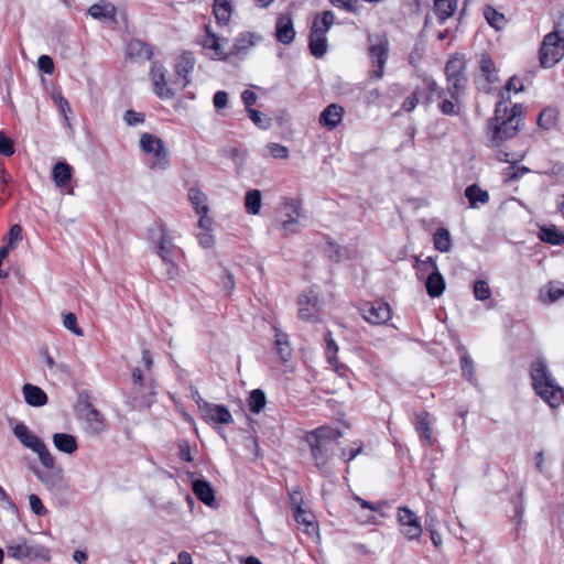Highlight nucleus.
I'll return each mask as SVG.
<instances>
[{"instance_id":"1","label":"nucleus","mask_w":564,"mask_h":564,"mask_svg":"<svg viewBox=\"0 0 564 564\" xmlns=\"http://www.w3.org/2000/svg\"><path fill=\"white\" fill-rule=\"evenodd\" d=\"M341 435L340 430L328 425L319 426L307 432L305 435V441L311 449L312 459L316 468L324 475L333 474L330 460L335 445Z\"/></svg>"},{"instance_id":"2","label":"nucleus","mask_w":564,"mask_h":564,"mask_svg":"<svg viewBox=\"0 0 564 564\" xmlns=\"http://www.w3.org/2000/svg\"><path fill=\"white\" fill-rule=\"evenodd\" d=\"M531 379L536 394L551 408H556L561 404L564 391L556 383L544 360L536 359L531 364Z\"/></svg>"},{"instance_id":"3","label":"nucleus","mask_w":564,"mask_h":564,"mask_svg":"<svg viewBox=\"0 0 564 564\" xmlns=\"http://www.w3.org/2000/svg\"><path fill=\"white\" fill-rule=\"evenodd\" d=\"M520 130L517 123H512L506 117L505 94L500 95V100L496 104L495 116L487 123V140L492 148H498L506 141L514 138Z\"/></svg>"},{"instance_id":"4","label":"nucleus","mask_w":564,"mask_h":564,"mask_svg":"<svg viewBox=\"0 0 564 564\" xmlns=\"http://www.w3.org/2000/svg\"><path fill=\"white\" fill-rule=\"evenodd\" d=\"M74 410L76 416L86 422L87 433L98 435L105 431L104 415L91 404L88 391L79 392Z\"/></svg>"},{"instance_id":"5","label":"nucleus","mask_w":564,"mask_h":564,"mask_svg":"<svg viewBox=\"0 0 564 564\" xmlns=\"http://www.w3.org/2000/svg\"><path fill=\"white\" fill-rule=\"evenodd\" d=\"M140 148L143 152L155 156L156 162L151 165V169L164 171L170 167V153L161 138L143 133L140 138Z\"/></svg>"},{"instance_id":"6","label":"nucleus","mask_w":564,"mask_h":564,"mask_svg":"<svg viewBox=\"0 0 564 564\" xmlns=\"http://www.w3.org/2000/svg\"><path fill=\"white\" fill-rule=\"evenodd\" d=\"M564 56V39L557 32H551L543 39L539 58L544 68H549L558 63Z\"/></svg>"},{"instance_id":"7","label":"nucleus","mask_w":564,"mask_h":564,"mask_svg":"<svg viewBox=\"0 0 564 564\" xmlns=\"http://www.w3.org/2000/svg\"><path fill=\"white\" fill-rule=\"evenodd\" d=\"M361 316L369 324L382 325L391 319V307L383 301L365 302L359 306Z\"/></svg>"},{"instance_id":"8","label":"nucleus","mask_w":564,"mask_h":564,"mask_svg":"<svg viewBox=\"0 0 564 564\" xmlns=\"http://www.w3.org/2000/svg\"><path fill=\"white\" fill-rule=\"evenodd\" d=\"M8 555L20 561H33L35 558L50 561L51 557L48 549L40 545H29L24 540L19 543L8 545Z\"/></svg>"},{"instance_id":"9","label":"nucleus","mask_w":564,"mask_h":564,"mask_svg":"<svg viewBox=\"0 0 564 564\" xmlns=\"http://www.w3.org/2000/svg\"><path fill=\"white\" fill-rule=\"evenodd\" d=\"M299 316L303 321L317 322L319 317V301L317 294L310 290L299 296Z\"/></svg>"},{"instance_id":"10","label":"nucleus","mask_w":564,"mask_h":564,"mask_svg":"<svg viewBox=\"0 0 564 564\" xmlns=\"http://www.w3.org/2000/svg\"><path fill=\"white\" fill-rule=\"evenodd\" d=\"M398 521L403 528L402 533L409 540L419 539L422 534V527L419 517L409 508L400 507L398 509Z\"/></svg>"},{"instance_id":"11","label":"nucleus","mask_w":564,"mask_h":564,"mask_svg":"<svg viewBox=\"0 0 564 564\" xmlns=\"http://www.w3.org/2000/svg\"><path fill=\"white\" fill-rule=\"evenodd\" d=\"M166 68L159 62H153L150 69V78L154 86V93L161 99H172L175 94L167 87L165 79Z\"/></svg>"},{"instance_id":"12","label":"nucleus","mask_w":564,"mask_h":564,"mask_svg":"<svg viewBox=\"0 0 564 564\" xmlns=\"http://www.w3.org/2000/svg\"><path fill=\"white\" fill-rule=\"evenodd\" d=\"M388 52L389 43L386 39L380 43L373 44L369 47V56L373 65L377 66V68L371 73V77L379 79L383 76L384 65L388 59Z\"/></svg>"},{"instance_id":"13","label":"nucleus","mask_w":564,"mask_h":564,"mask_svg":"<svg viewBox=\"0 0 564 564\" xmlns=\"http://www.w3.org/2000/svg\"><path fill=\"white\" fill-rule=\"evenodd\" d=\"M202 415L209 423L229 424L232 422L230 411L223 404L203 403Z\"/></svg>"},{"instance_id":"14","label":"nucleus","mask_w":564,"mask_h":564,"mask_svg":"<svg viewBox=\"0 0 564 564\" xmlns=\"http://www.w3.org/2000/svg\"><path fill=\"white\" fill-rule=\"evenodd\" d=\"M88 14L98 21H110L112 25L118 24L117 8L107 0H100L88 9Z\"/></svg>"},{"instance_id":"15","label":"nucleus","mask_w":564,"mask_h":564,"mask_svg":"<svg viewBox=\"0 0 564 564\" xmlns=\"http://www.w3.org/2000/svg\"><path fill=\"white\" fill-rule=\"evenodd\" d=\"M344 115L345 109L343 106L338 104H330L321 112L318 123L323 128L332 131L340 124Z\"/></svg>"},{"instance_id":"16","label":"nucleus","mask_w":564,"mask_h":564,"mask_svg":"<svg viewBox=\"0 0 564 564\" xmlns=\"http://www.w3.org/2000/svg\"><path fill=\"white\" fill-rule=\"evenodd\" d=\"M133 399L138 403L139 406H150L152 402V398L156 394V381L148 377L143 384L140 387H135L132 390Z\"/></svg>"},{"instance_id":"17","label":"nucleus","mask_w":564,"mask_h":564,"mask_svg":"<svg viewBox=\"0 0 564 564\" xmlns=\"http://www.w3.org/2000/svg\"><path fill=\"white\" fill-rule=\"evenodd\" d=\"M260 40L261 36L253 32H242L235 39L229 54L243 56L248 53L249 48L254 46Z\"/></svg>"},{"instance_id":"18","label":"nucleus","mask_w":564,"mask_h":564,"mask_svg":"<svg viewBox=\"0 0 564 564\" xmlns=\"http://www.w3.org/2000/svg\"><path fill=\"white\" fill-rule=\"evenodd\" d=\"M275 36L282 44H291L294 41L295 30L290 14L278 17Z\"/></svg>"},{"instance_id":"19","label":"nucleus","mask_w":564,"mask_h":564,"mask_svg":"<svg viewBox=\"0 0 564 564\" xmlns=\"http://www.w3.org/2000/svg\"><path fill=\"white\" fill-rule=\"evenodd\" d=\"M285 206H288L291 212L295 215L288 214L286 219L282 220L280 224V228L283 232V235H292L296 234L301 230V225L297 220V216H300L301 206L299 202H295L293 199H289L285 202Z\"/></svg>"},{"instance_id":"20","label":"nucleus","mask_w":564,"mask_h":564,"mask_svg":"<svg viewBox=\"0 0 564 564\" xmlns=\"http://www.w3.org/2000/svg\"><path fill=\"white\" fill-rule=\"evenodd\" d=\"M195 67V57L192 52L185 51L176 61H175V73L178 77L184 79L183 87H186L189 84L188 75L194 70Z\"/></svg>"},{"instance_id":"21","label":"nucleus","mask_w":564,"mask_h":564,"mask_svg":"<svg viewBox=\"0 0 564 564\" xmlns=\"http://www.w3.org/2000/svg\"><path fill=\"white\" fill-rule=\"evenodd\" d=\"M293 517L300 525L304 527V530L308 535L313 536L318 533V523L311 511L304 509L302 506H296Z\"/></svg>"},{"instance_id":"22","label":"nucleus","mask_w":564,"mask_h":564,"mask_svg":"<svg viewBox=\"0 0 564 564\" xmlns=\"http://www.w3.org/2000/svg\"><path fill=\"white\" fill-rule=\"evenodd\" d=\"M206 35L202 42L204 48L212 50L216 58L227 61L231 54L226 52L223 47L221 39L213 33L208 25H206ZM223 41H226L223 39Z\"/></svg>"},{"instance_id":"23","label":"nucleus","mask_w":564,"mask_h":564,"mask_svg":"<svg viewBox=\"0 0 564 564\" xmlns=\"http://www.w3.org/2000/svg\"><path fill=\"white\" fill-rule=\"evenodd\" d=\"M13 433L23 446L31 451H36L44 442L29 430L24 423H19L14 426Z\"/></svg>"},{"instance_id":"24","label":"nucleus","mask_w":564,"mask_h":564,"mask_svg":"<svg viewBox=\"0 0 564 564\" xmlns=\"http://www.w3.org/2000/svg\"><path fill=\"white\" fill-rule=\"evenodd\" d=\"M272 349L282 362H288L291 359L292 348L286 333L274 328V343Z\"/></svg>"},{"instance_id":"25","label":"nucleus","mask_w":564,"mask_h":564,"mask_svg":"<svg viewBox=\"0 0 564 564\" xmlns=\"http://www.w3.org/2000/svg\"><path fill=\"white\" fill-rule=\"evenodd\" d=\"M192 490L197 497L206 506H213L215 503V491L212 485L205 479H195L192 481Z\"/></svg>"},{"instance_id":"26","label":"nucleus","mask_w":564,"mask_h":564,"mask_svg":"<svg viewBox=\"0 0 564 564\" xmlns=\"http://www.w3.org/2000/svg\"><path fill=\"white\" fill-rule=\"evenodd\" d=\"M126 54L129 58H139V59H151L153 55L152 47L145 43L144 41H141L139 39H133L128 42Z\"/></svg>"},{"instance_id":"27","label":"nucleus","mask_w":564,"mask_h":564,"mask_svg":"<svg viewBox=\"0 0 564 564\" xmlns=\"http://www.w3.org/2000/svg\"><path fill=\"white\" fill-rule=\"evenodd\" d=\"M35 474L48 490L59 491L64 488V477L61 467L54 468L48 473L35 471Z\"/></svg>"},{"instance_id":"28","label":"nucleus","mask_w":564,"mask_h":564,"mask_svg":"<svg viewBox=\"0 0 564 564\" xmlns=\"http://www.w3.org/2000/svg\"><path fill=\"white\" fill-rule=\"evenodd\" d=\"M55 448L64 454L72 455L78 449L77 440L68 433H54L52 436Z\"/></svg>"},{"instance_id":"29","label":"nucleus","mask_w":564,"mask_h":564,"mask_svg":"<svg viewBox=\"0 0 564 564\" xmlns=\"http://www.w3.org/2000/svg\"><path fill=\"white\" fill-rule=\"evenodd\" d=\"M22 391L25 402L31 406H43L48 401L47 394L41 388L31 383H25Z\"/></svg>"},{"instance_id":"30","label":"nucleus","mask_w":564,"mask_h":564,"mask_svg":"<svg viewBox=\"0 0 564 564\" xmlns=\"http://www.w3.org/2000/svg\"><path fill=\"white\" fill-rule=\"evenodd\" d=\"M465 196L468 199L469 207L479 208L489 202V193L480 188L477 184H471L465 189Z\"/></svg>"},{"instance_id":"31","label":"nucleus","mask_w":564,"mask_h":564,"mask_svg":"<svg viewBox=\"0 0 564 564\" xmlns=\"http://www.w3.org/2000/svg\"><path fill=\"white\" fill-rule=\"evenodd\" d=\"M426 292L431 297H438L445 290V280L440 270L432 271L425 279Z\"/></svg>"},{"instance_id":"32","label":"nucleus","mask_w":564,"mask_h":564,"mask_svg":"<svg viewBox=\"0 0 564 564\" xmlns=\"http://www.w3.org/2000/svg\"><path fill=\"white\" fill-rule=\"evenodd\" d=\"M73 177V167L67 162H57L52 170V178L57 187L66 186Z\"/></svg>"},{"instance_id":"33","label":"nucleus","mask_w":564,"mask_h":564,"mask_svg":"<svg viewBox=\"0 0 564 564\" xmlns=\"http://www.w3.org/2000/svg\"><path fill=\"white\" fill-rule=\"evenodd\" d=\"M232 6L228 0H214L213 12L218 25H228L232 14Z\"/></svg>"},{"instance_id":"34","label":"nucleus","mask_w":564,"mask_h":564,"mask_svg":"<svg viewBox=\"0 0 564 564\" xmlns=\"http://www.w3.org/2000/svg\"><path fill=\"white\" fill-rule=\"evenodd\" d=\"M317 30H311L308 37V47L313 56L319 58L323 57L327 52V39L323 35V32L317 33Z\"/></svg>"},{"instance_id":"35","label":"nucleus","mask_w":564,"mask_h":564,"mask_svg":"<svg viewBox=\"0 0 564 564\" xmlns=\"http://www.w3.org/2000/svg\"><path fill=\"white\" fill-rule=\"evenodd\" d=\"M415 430L419 434L420 441L424 446H431L433 443L432 440V429L430 426L429 413L423 412L416 415Z\"/></svg>"},{"instance_id":"36","label":"nucleus","mask_w":564,"mask_h":564,"mask_svg":"<svg viewBox=\"0 0 564 564\" xmlns=\"http://www.w3.org/2000/svg\"><path fill=\"white\" fill-rule=\"evenodd\" d=\"M335 21V14L330 10H326L319 14H316L311 30H317L319 32H323V35L326 36L328 30L334 24Z\"/></svg>"},{"instance_id":"37","label":"nucleus","mask_w":564,"mask_h":564,"mask_svg":"<svg viewBox=\"0 0 564 564\" xmlns=\"http://www.w3.org/2000/svg\"><path fill=\"white\" fill-rule=\"evenodd\" d=\"M188 199L197 214H207V196L199 188L192 187L188 191Z\"/></svg>"},{"instance_id":"38","label":"nucleus","mask_w":564,"mask_h":564,"mask_svg":"<svg viewBox=\"0 0 564 564\" xmlns=\"http://www.w3.org/2000/svg\"><path fill=\"white\" fill-rule=\"evenodd\" d=\"M558 111L555 108L543 109L538 117V126L544 130H551L557 126Z\"/></svg>"},{"instance_id":"39","label":"nucleus","mask_w":564,"mask_h":564,"mask_svg":"<svg viewBox=\"0 0 564 564\" xmlns=\"http://www.w3.org/2000/svg\"><path fill=\"white\" fill-rule=\"evenodd\" d=\"M445 74L447 76V80L452 85L451 95L452 97L457 100V93H458V65H457V58L453 56L449 58L445 66Z\"/></svg>"},{"instance_id":"40","label":"nucleus","mask_w":564,"mask_h":564,"mask_svg":"<svg viewBox=\"0 0 564 564\" xmlns=\"http://www.w3.org/2000/svg\"><path fill=\"white\" fill-rule=\"evenodd\" d=\"M484 17L487 20L488 24L496 30H501L506 26L507 20L505 14L497 11L491 6L484 7Z\"/></svg>"},{"instance_id":"41","label":"nucleus","mask_w":564,"mask_h":564,"mask_svg":"<svg viewBox=\"0 0 564 564\" xmlns=\"http://www.w3.org/2000/svg\"><path fill=\"white\" fill-rule=\"evenodd\" d=\"M262 195L259 189H250L245 196V208L248 214L258 215L261 209Z\"/></svg>"},{"instance_id":"42","label":"nucleus","mask_w":564,"mask_h":564,"mask_svg":"<svg viewBox=\"0 0 564 564\" xmlns=\"http://www.w3.org/2000/svg\"><path fill=\"white\" fill-rule=\"evenodd\" d=\"M267 403L265 393L261 389H254L250 392L248 406L252 413H260Z\"/></svg>"},{"instance_id":"43","label":"nucleus","mask_w":564,"mask_h":564,"mask_svg":"<svg viewBox=\"0 0 564 564\" xmlns=\"http://www.w3.org/2000/svg\"><path fill=\"white\" fill-rule=\"evenodd\" d=\"M433 242L435 249H437L441 252H446L452 247V239L449 231L445 228H438L434 236H433Z\"/></svg>"},{"instance_id":"44","label":"nucleus","mask_w":564,"mask_h":564,"mask_svg":"<svg viewBox=\"0 0 564 564\" xmlns=\"http://www.w3.org/2000/svg\"><path fill=\"white\" fill-rule=\"evenodd\" d=\"M540 238L542 241L554 246L564 243V235L555 226L541 228Z\"/></svg>"},{"instance_id":"45","label":"nucleus","mask_w":564,"mask_h":564,"mask_svg":"<svg viewBox=\"0 0 564 564\" xmlns=\"http://www.w3.org/2000/svg\"><path fill=\"white\" fill-rule=\"evenodd\" d=\"M415 268L416 274L419 279H426V276L432 272L436 271L438 268L436 265L435 259L432 257H427L425 260H421L420 258H415Z\"/></svg>"},{"instance_id":"46","label":"nucleus","mask_w":564,"mask_h":564,"mask_svg":"<svg viewBox=\"0 0 564 564\" xmlns=\"http://www.w3.org/2000/svg\"><path fill=\"white\" fill-rule=\"evenodd\" d=\"M510 98L506 99V117L512 123H517L518 127H521V122L524 117L525 107L522 104H514L511 108L508 107L510 104Z\"/></svg>"},{"instance_id":"47","label":"nucleus","mask_w":564,"mask_h":564,"mask_svg":"<svg viewBox=\"0 0 564 564\" xmlns=\"http://www.w3.org/2000/svg\"><path fill=\"white\" fill-rule=\"evenodd\" d=\"M159 231H160V237H159V245H158V249H159L158 253L163 261H170L171 254H172V249L174 246H173L172 241L166 238L165 230L163 229V227L160 226Z\"/></svg>"},{"instance_id":"48","label":"nucleus","mask_w":564,"mask_h":564,"mask_svg":"<svg viewBox=\"0 0 564 564\" xmlns=\"http://www.w3.org/2000/svg\"><path fill=\"white\" fill-rule=\"evenodd\" d=\"M434 11L441 20H445L454 13L455 1H453V0H434Z\"/></svg>"},{"instance_id":"49","label":"nucleus","mask_w":564,"mask_h":564,"mask_svg":"<svg viewBox=\"0 0 564 564\" xmlns=\"http://www.w3.org/2000/svg\"><path fill=\"white\" fill-rule=\"evenodd\" d=\"M463 347L460 346V351ZM460 368L463 370L464 377L471 383H475V369L474 362L467 354H460Z\"/></svg>"},{"instance_id":"50","label":"nucleus","mask_w":564,"mask_h":564,"mask_svg":"<svg viewBox=\"0 0 564 564\" xmlns=\"http://www.w3.org/2000/svg\"><path fill=\"white\" fill-rule=\"evenodd\" d=\"M37 454L41 464L47 468V469H54L55 468V458L47 449L45 443H43L41 446L36 448V451H33Z\"/></svg>"},{"instance_id":"51","label":"nucleus","mask_w":564,"mask_h":564,"mask_svg":"<svg viewBox=\"0 0 564 564\" xmlns=\"http://www.w3.org/2000/svg\"><path fill=\"white\" fill-rule=\"evenodd\" d=\"M424 84H425V87L429 89V95H427V100L429 101H434V100H438V99H442L443 96L445 95L444 90H442L436 82L433 79V78H424Z\"/></svg>"},{"instance_id":"52","label":"nucleus","mask_w":564,"mask_h":564,"mask_svg":"<svg viewBox=\"0 0 564 564\" xmlns=\"http://www.w3.org/2000/svg\"><path fill=\"white\" fill-rule=\"evenodd\" d=\"M325 343H326V358L329 364L336 361V354L338 351V346L335 343L332 332L327 330L325 333Z\"/></svg>"},{"instance_id":"53","label":"nucleus","mask_w":564,"mask_h":564,"mask_svg":"<svg viewBox=\"0 0 564 564\" xmlns=\"http://www.w3.org/2000/svg\"><path fill=\"white\" fill-rule=\"evenodd\" d=\"M63 326L76 336L84 335L83 329L77 324V316L74 313H67L64 315Z\"/></svg>"},{"instance_id":"54","label":"nucleus","mask_w":564,"mask_h":564,"mask_svg":"<svg viewBox=\"0 0 564 564\" xmlns=\"http://www.w3.org/2000/svg\"><path fill=\"white\" fill-rule=\"evenodd\" d=\"M480 69L489 83H495L497 80L495 64L490 57L481 58Z\"/></svg>"},{"instance_id":"55","label":"nucleus","mask_w":564,"mask_h":564,"mask_svg":"<svg viewBox=\"0 0 564 564\" xmlns=\"http://www.w3.org/2000/svg\"><path fill=\"white\" fill-rule=\"evenodd\" d=\"M473 292L475 297L479 301L488 300L491 295V290L488 283L482 280L475 282Z\"/></svg>"},{"instance_id":"56","label":"nucleus","mask_w":564,"mask_h":564,"mask_svg":"<svg viewBox=\"0 0 564 564\" xmlns=\"http://www.w3.org/2000/svg\"><path fill=\"white\" fill-rule=\"evenodd\" d=\"M362 0H329V2L337 7V8H341L344 10H346L347 12H350V13H358L360 7H359V3L361 2Z\"/></svg>"},{"instance_id":"57","label":"nucleus","mask_w":564,"mask_h":564,"mask_svg":"<svg viewBox=\"0 0 564 564\" xmlns=\"http://www.w3.org/2000/svg\"><path fill=\"white\" fill-rule=\"evenodd\" d=\"M29 503L32 512L37 517H43L47 513V509L43 505L40 497L35 494L29 496Z\"/></svg>"},{"instance_id":"58","label":"nucleus","mask_w":564,"mask_h":564,"mask_svg":"<svg viewBox=\"0 0 564 564\" xmlns=\"http://www.w3.org/2000/svg\"><path fill=\"white\" fill-rule=\"evenodd\" d=\"M14 151L13 141L3 131H0V154L11 156Z\"/></svg>"},{"instance_id":"59","label":"nucleus","mask_w":564,"mask_h":564,"mask_svg":"<svg viewBox=\"0 0 564 564\" xmlns=\"http://www.w3.org/2000/svg\"><path fill=\"white\" fill-rule=\"evenodd\" d=\"M523 88H524V87H523V84L520 82V79H519V78H517V77H511V78L507 82V84H506V86H505L503 90H501V91L499 93V96H500L501 94H505V100H506V99L510 98V97H509L510 91H512V90H513V91H516V93H519V91H522V90H523Z\"/></svg>"},{"instance_id":"60","label":"nucleus","mask_w":564,"mask_h":564,"mask_svg":"<svg viewBox=\"0 0 564 564\" xmlns=\"http://www.w3.org/2000/svg\"><path fill=\"white\" fill-rule=\"evenodd\" d=\"M53 100H54V104L58 107L59 111L63 113L64 119H65L66 123L68 124L69 120L67 117V112L72 111L68 100L65 97H63V95H61V94L53 95Z\"/></svg>"},{"instance_id":"61","label":"nucleus","mask_w":564,"mask_h":564,"mask_svg":"<svg viewBox=\"0 0 564 564\" xmlns=\"http://www.w3.org/2000/svg\"><path fill=\"white\" fill-rule=\"evenodd\" d=\"M178 457L183 462H187V463H191L193 462V456H192V448H191V445H189V442L187 440H180L178 442Z\"/></svg>"},{"instance_id":"62","label":"nucleus","mask_w":564,"mask_h":564,"mask_svg":"<svg viewBox=\"0 0 564 564\" xmlns=\"http://www.w3.org/2000/svg\"><path fill=\"white\" fill-rule=\"evenodd\" d=\"M249 118L253 121L254 124H257L259 128L265 129L269 126L270 119L267 118L261 111L256 109H249L247 110Z\"/></svg>"},{"instance_id":"63","label":"nucleus","mask_w":564,"mask_h":564,"mask_svg":"<svg viewBox=\"0 0 564 564\" xmlns=\"http://www.w3.org/2000/svg\"><path fill=\"white\" fill-rule=\"evenodd\" d=\"M270 154L274 159H288L289 158V149L280 143L271 142L268 145Z\"/></svg>"},{"instance_id":"64","label":"nucleus","mask_w":564,"mask_h":564,"mask_svg":"<svg viewBox=\"0 0 564 564\" xmlns=\"http://www.w3.org/2000/svg\"><path fill=\"white\" fill-rule=\"evenodd\" d=\"M37 67L41 72L51 75L54 73V62L48 55H41L37 59Z\"/></svg>"}]
</instances>
